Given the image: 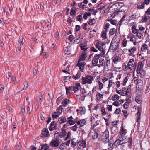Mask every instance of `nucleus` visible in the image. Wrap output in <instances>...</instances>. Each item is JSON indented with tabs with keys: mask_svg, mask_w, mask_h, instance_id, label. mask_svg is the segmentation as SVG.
<instances>
[{
	"mask_svg": "<svg viewBox=\"0 0 150 150\" xmlns=\"http://www.w3.org/2000/svg\"><path fill=\"white\" fill-rule=\"evenodd\" d=\"M59 140L56 139L52 140L50 143V145L53 147H57L59 146Z\"/></svg>",
	"mask_w": 150,
	"mask_h": 150,
	"instance_id": "423d86ee",
	"label": "nucleus"
},
{
	"mask_svg": "<svg viewBox=\"0 0 150 150\" xmlns=\"http://www.w3.org/2000/svg\"><path fill=\"white\" fill-rule=\"evenodd\" d=\"M121 60V58L119 57L116 56L113 59V61L115 64H117Z\"/></svg>",
	"mask_w": 150,
	"mask_h": 150,
	"instance_id": "bb28decb",
	"label": "nucleus"
},
{
	"mask_svg": "<svg viewBox=\"0 0 150 150\" xmlns=\"http://www.w3.org/2000/svg\"><path fill=\"white\" fill-rule=\"evenodd\" d=\"M72 87L73 91L75 93H76V92L81 88L80 84L79 83H76L74 86H72Z\"/></svg>",
	"mask_w": 150,
	"mask_h": 150,
	"instance_id": "6e6552de",
	"label": "nucleus"
},
{
	"mask_svg": "<svg viewBox=\"0 0 150 150\" xmlns=\"http://www.w3.org/2000/svg\"><path fill=\"white\" fill-rule=\"evenodd\" d=\"M136 35L139 39H141L142 37V35L141 33L139 32H138L137 33Z\"/></svg>",
	"mask_w": 150,
	"mask_h": 150,
	"instance_id": "864d4df0",
	"label": "nucleus"
},
{
	"mask_svg": "<svg viewBox=\"0 0 150 150\" xmlns=\"http://www.w3.org/2000/svg\"><path fill=\"white\" fill-rule=\"evenodd\" d=\"M110 26V24L108 23H106L104 25V29L105 30V31H107V30Z\"/></svg>",
	"mask_w": 150,
	"mask_h": 150,
	"instance_id": "c03bdc74",
	"label": "nucleus"
},
{
	"mask_svg": "<svg viewBox=\"0 0 150 150\" xmlns=\"http://www.w3.org/2000/svg\"><path fill=\"white\" fill-rule=\"evenodd\" d=\"M55 121H52L50 124L49 129L50 131H52L54 129H56V127L55 125Z\"/></svg>",
	"mask_w": 150,
	"mask_h": 150,
	"instance_id": "ddd939ff",
	"label": "nucleus"
},
{
	"mask_svg": "<svg viewBox=\"0 0 150 150\" xmlns=\"http://www.w3.org/2000/svg\"><path fill=\"white\" fill-rule=\"evenodd\" d=\"M127 67L130 70L134 69L136 67V64L134 62L133 59H130L129 61Z\"/></svg>",
	"mask_w": 150,
	"mask_h": 150,
	"instance_id": "39448f33",
	"label": "nucleus"
},
{
	"mask_svg": "<svg viewBox=\"0 0 150 150\" xmlns=\"http://www.w3.org/2000/svg\"><path fill=\"white\" fill-rule=\"evenodd\" d=\"M61 133L65 136L67 134V133L65 130L63 129V128H62L61 129Z\"/></svg>",
	"mask_w": 150,
	"mask_h": 150,
	"instance_id": "09e8293b",
	"label": "nucleus"
},
{
	"mask_svg": "<svg viewBox=\"0 0 150 150\" xmlns=\"http://www.w3.org/2000/svg\"><path fill=\"white\" fill-rule=\"evenodd\" d=\"M65 144L63 143L61 144L59 146V149L61 150H63L65 149Z\"/></svg>",
	"mask_w": 150,
	"mask_h": 150,
	"instance_id": "c9c22d12",
	"label": "nucleus"
},
{
	"mask_svg": "<svg viewBox=\"0 0 150 150\" xmlns=\"http://www.w3.org/2000/svg\"><path fill=\"white\" fill-rule=\"evenodd\" d=\"M71 144L74 147L77 145L79 144V142L75 139H73L71 140Z\"/></svg>",
	"mask_w": 150,
	"mask_h": 150,
	"instance_id": "5701e85b",
	"label": "nucleus"
},
{
	"mask_svg": "<svg viewBox=\"0 0 150 150\" xmlns=\"http://www.w3.org/2000/svg\"><path fill=\"white\" fill-rule=\"evenodd\" d=\"M24 85V87L23 88V90H26L27 89L28 86V83L27 82H26L23 83Z\"/></svg>",
	"mask_w": 150,
	"mask_h": 150,
	"instance_id": "3c124183",
	"label": "nucleus"
},
{
	"mask_svg": "<svg viewBox=\"0 0 150 150\" xmlns=\"http://www.w3.org/2000/svg\"><path fill=\"white\" fill-rule=\"evenodd\" d=\"M135 100L139 104H140L141 102V101L139 98V96H136L135 99Z\"/></svg>",
	"mask_w": 150,
	"mask_h": 150,
	"instance_id": "79ce46f5",
	"label": "nucleus"
},
{
	"mask_svg": "<svg viewBox=\"0 0 150 150\" xmlns=\"http://www.w3.org/2000/svg\"><path fill=\"white\" fill-rule=\"evenodd\" d=\"M120 112V108H116L114 112V113L116 114H119Z\"/></svg>",
	"mask_w": 150,
	"mask_h": 150,
	"instance_id": "13d9d810",
	"label": "nucleus"
},
{
	"mask_svg": "<svg viewBox=\"0 0 150 150\" xmlns=\"http://www.w3.org/2000/svg\"><path fill=\"white\" fill-rule=\"evenodd\" d=\"M117 30L115 28H113L110 29L109 31V34L110 35H113L116 33Z\"/></svg>",
	"mask_w": 150,
	"mask_h": 150,
	"instance_id": "7c9ffc66",
	"label": "nucleus"
},
{
	"mask_svg": "<svg viewBox=\"0 0 150 150\" xmlns=\"http://www.w3.org/2000/svg\"><path fill=\"white\" fill-rule=\"evenodd\" d=\"M140 113L138 111L136 114V117L138 121L140 119Z\"/></svg>",
	"mask_w": 150,
	"mask_h": 150,
	"instance_id": "4d7b16f0",
	"label": "nucleus"
},
{
	"mask_svg": "<svg viewBox=\"0 0 150 150\" xmlns=\"http://www.w3.org/2000/svg\"><path fill=\"white\" fill-rule=\"evenodd\" d=\"M144 7V5L142 2H140L137 4V8L139 9H142Z\"/></svg>",
	"mask_w": 150,
	"mask_h": 150,
	"instance_id": "c756f323",
	"label": "nucleus"
},
{
	"mask_svg": "<svg viewBox=\"0 0 150 150\" xmlns=\"http://www.w3.org/2000/svg\"><path fill=\"white\" fill-rule=\"evenodd\" d=\"M81 123V127H82L85 124L86 121L84 119L81 120L79 121Z\"/></svg>",
	"mask_w": 150,
	"mask_h": 150,
	"instance_id": "8fccbe9b",
	"label": "nucleus"
},
{
	"mask_svg": "<svg viewBox=\"0 0 150 150\" xmlns=\"http://www.w3.org/2000/svg\"><path fill=\"white\" fill-rule=\"evenodd\" d=\"M104 56L101 55V54H95L92 60V64L93 66H97L99 67L103 66L105 63V60L103 59L100 58V57H103Z\"/></svg>",
	"mask_w": 150,
	"mask_h": 150,
	"instance_id": "f257e3e1",
	"label": "nucleus"
},
{
	"mask_svg": "<svg viewBox=\"0 0 150 150\" xmlns=\"http://www.w3.org/2000/svg\"><path fill=\"white\" fill-rule=\"evenodd\" d=\"M50 134L47 128H44L42 130L41 134V137H46L49 136Z\"/></svg>",
	"mask_w": 150,
	"mask_h": 150,
	"instance_id": "0eeeda50",
	"label": "nucleus"
},
{
	"mask_svg": "<svg viewBox=\"0 0 150 150\" xmlns=\"http://www.w3.org/2000/svg\"><path fill=\"white\" fill-rule=\"evenodd\" d=\"M123 6V4L122 2L117 3L113 5L114 6L116 7V8L119 9Z\"/></svg>",
	"mask_w": 150,
	"mask_h": 150,
	"instance_id": "412c9836",
	"label": "nucleus"
},
{
	"mask_svg": "<svg viewBox=\"0 0 150 150\" xmlns=\"http://www.w3.org/2000/svg\"><path fill=\"white\" fill-rule=\"evenodd\" d=\"M148 19L150 20V16L147 15V14H145L142 17V21L143 22H146Z\"/></svg>",
	"mask_w": 150,
	"mask_h": 150,
	"instance_id": "2eb2a0df",
	"label": "nucleus"
},
{
	"mask_svg": "<svg viewBox=\"0 0 150 150\" xmlns=\"http://www.w3.org/2000/svg\"><path fill=\"white\" fill-rule=\"evenodd\" d=\"M126 132L125 131V130L123 128H121L120 132V134L119 137H122L124 136L126 134Z\"/></svg>",
	"mask_w": 150,
	"mask_h": 150,
	"instance_id": "393cba45",
	"label": "nucleus"
},
{
	"mask_svg": "<svg viewBox=\"0 0 150 150\" xmlns=\"http://www.w3.org/2000/svg\"><path fill=\"white\" fill-rule=\"evenodd\" d=\"M119 99V96L117 94L114 95L112 97V100H117Z\"/></svg>",
	"mask_w": 150,
	"mask_h": 150,
	"instance_id": "4c0bfd02",
	"label": "nucleus"
},
{
	"mask_svg": "<svg viewBox=\"0 0 150 150\" xmlns=\"http://www.w3.org/2000/svg\"><path fill=\"white\" fill-rule=\"evenodd\" d=\"M130 41L133 43L134 45H136L137 43L136 39L135 37L133 36L130 38Z\"/></svg>",
	"mask_w": 150,
	"mask_h": 150,
	"instance_id": "2f4dec72",
	"label": "nucleus"
},
{
	"mask_svg": "<svg viewBox=\"0 0 150 150\" xmlns=\"http://www.w3.org/2000/svg\"><path fill=\"white\" fill-rule=\"evenodd\" d=\"M70 101L69 100L65 99L62 101V104L63 106L65 107L67 105L70 103Z\"/></svg>",
	"mask_w": 150,
	"mask_h": 150,
	"instance_id": "a211bd4d",
	"label": "nucleus"
},
{
	"mask_svg": "<svg viewBox=\"0 0 150 150\" xmlns=\"http://www.w3.org/2000/svg\"><path fill=\"white\" fill-rule=\"evenodd\" d=\"M137 48L135 47H133L131 48L128 50L129 52L128 55L130 56H134V54Z\"/></svg>",
	"mask_w": 150,
	"mask_h": 150,
	"instance_id": "f8f14e48",
	"label": "nucleus"
},
{
	"mask_svg": "<svg viewBox=\"0 0 150 150\" xmlns=\"http://www.w3.org/2000/svg\"><path fill=\"white\" fill-rule=\"evenodd\" d=\"M108 21H109L110 23L113 25H116V21L114 20L111 19L110 20H109Z\"/></svg>",
	"mask_w": 150,
	"mask_h": 150,
	"instance_id": "6e6d98bb",
	"label": "nucleus"
},
{
	"mask_svg": "<svg viewBox=\"0 0 150 150\" xmlns=\"http://www.w3.org/2000/svg\"><path fill=\"white\" fill-rule=\"evenodd\" d=\"M119 139H117L114 142L113 144L115 146H117L118 145H121L124 143L122 140L121 139V138H120V137H119Z\"/></svg>",
	"mask_w": 150,
	"mask_h": 150,
	"instance_id": "dca6fc26",
	"label": "nucleus"
},
{
	"mask_svg": "<svg viewBox=\"0 0 150 150\" xmlns=\"http://www.w3.org/2000/svg\"><path fill=\"white\" fill-rule=\"evenodd\" d=\"M109 132L108 130H106L103 133L101 136L102 142L104 143H106L109 140Z\"/></svg>",
	"mask_w": 150,
	"mask_h": 150,
	"instance_id": "20e7f679",
	"label": "nucleus"
},
{
	"mask_svg": "<svg viewBox=\"0 0 150 150\" xmlns=\"http://www.w3.org/2000/svg\"><path fill=\"white\" fill-rule=\"evenodd\" d=\"M82 40V38L81 37L80 35H79V36L76 37V38H74V42L75 44H77L81 42Z\"/></svg>",
	"mask_w": 150,
	"mask_h": 150,
	"instance_id": "4468645a",
	"label": "nucleus"
},
{
	"mask_svg": "<svg viewBox=\"0 0 150 150\" xmlns=\"http://www.w3.org/2000/svg\"><path fill=\"white\" fill-rule=\"evenodd\" d=\"M101 111L102 112V114L103 115H105L106 114V112L105 110V109L104 107H102L101 108Z\"/></svg>",
	"mask_w": 150,
	"mask_h": 150,
	"instance_id": "a18cd8bd",
	"label": "nucleus"
},
{
	"mask_svg": "<svg viewBox=\"0 0 150 150\" xmlns=\"http://www.w3.org/2000/svg\"><path fill=\"white\" fill-rule=\"evenodd\" d=\"M86 90L85 89H83L82 91V96L83 98V100L85 99V98L86 96Z\"/></svg>",
	"mask_w": 150,
	"mask_h": 150,
	"instance_id": "473e14b6",
	"label": "nucleus"
},
{
	"mask_svg": "<svg viewBox=\"0 0 150 150\" xmlns=\"http://www.w3.org/2000/svg\"><path fill=\"white\" fill-rule=\"evenodd\" d=\"M98 83L99 85V89L100 91H101L103 88V84L100 81H99Z\"/></svg>",
	"mask_w": 150,
	"mask_h": 150,
	"instance_id": "de8ad7c7",
	"label": "nucleus"
},
{
	"mask_svg": "<svg viewBox=\"0 0 150 150\" xmlns=\"http://www.w3.org/2000/svg\"><path fill=\"white\" fill-rule=\"evenodd\" d=\"M110 60H107L106 62V65L105 66V67H108V66H110Z\"/></svg>",
	"mask_w": 150,
	"mask_h": 150,
	"instance_id": "052dcab7",
	"label": "nucleus"
},
{
	"mask_svg": "<svg viewBox=\"0 0 150 150\" xmlns=\"http://www.w3.org/2000/svg\"><path fill=\"white\" fill-rule=\"evenodd\" d=\"M148 49V46L146 44H143L142 45L141 49V51L142 52H145Z\"/></svg>",
	"mask_w": 150,
	"mask_h": 150,
	"instance_id": "aec40b11",
	"label": "nucleus"
},
{
	"mask_svg": "<svg viewBox=\"0 0 150 150\" xmlns=\"http://www.w3.org/2000/svg\"><path fill=\"white\" fill-rule=\"evenodd\" d=\"M113 105L114 106L118 107L120 105L118 101H115L113 103Z\"/></svg>",
	"mask_w": 150,
	"mask_h": 150,
	"instance_id": "0e129e2a",
	"label": "nucleus"
},
{
	"mask_svg": "<svg viewBox=\"0 0 150 150\" xmlns=\"http://www.w3.org/2000/svg\"><path fill=\"white\" fill-rule=\"evenodd\" d=\"M123 96H127V98H131V93L129 91H127L124 94H122Z\"/></svg>",
	"mask_w": 150,
	"mask_h": 150,
	"instance_id": "f704fd0d",
	"label": "nucleus"
},
{
	"mask_svg": "<svg viewBox=\"0 0 150 150\" xmlns=\"http://www.w3.org/2000/svg\"><path fill=\"white\" fill-rule=\"evenodd\" d=\"M86 53L85 52H83L82 54L81 55L80 59L79 60H80L81 61L84 60L86 57Z\"/></svg>",
	"mask_w": 150,
	"mask_h": 150,
	"instance_id": "b1692460",
	"label": "nucleus"
},
{
	"mask_svg": "<svg viewBox=\"0 0 150 150\" xmlns=\"http://www.w3.org/2000/svg\"><path fill=\"white\" fill-rule=\"evenodd\" d=\"M74 119L72 116H71L69 117H68L67 119V122L70 125H72L75 124L76 121Z\"/></svg>",
	"mask_w": 150,
	"mask_h": 150,
	"instance_id": "1a4fd4ad",
	"label": "nucleus"
},
{
	"mask_svg": "<svg viewBox=\"0 0 150 150\" xmlns=\"http://www.w3.org/2000/svg\"><path fill=\"white\" fill-rule=\"evenodd\" d=\"M143 65L142 62H140L138 63L137 65V70L140 69H143Z\"/></svg>",
	"mask_w": 150,
	"mask_h": 150,
	"instance_id": "72a5a7b5",
	"label": "nucleus"
},
{
	"mask_svg": "<svg viewBox=\"0 0 150 150\" xmlns=\"http://www.w3.org/2000/svg\"><path fill=\"white\" fill-rule=\"evenodd\" d=\"M127 42V40L125 39L123 40L122 42V44L123 47H125L126 46Z\"/></svg>",
	"mask_w": 150,
	"mask_h": 150,
	"instance_id": "49530a36",
	"label": "nucleus"
},
{
	"mask_svg": "<svg viewBox=\"0 0 150 150\" xmlns=\"http://www.w3.org/2000/svg\"><path fill=\"white\" fill-rule=\"evenodd\" d=\"M94 80L93 77L91 75H88L86 77L82 78V84H85L86 83L91 84L92 83Z\"/></svg>",
	"mask_w": 150,
	"mask_h": 150,
	"instance_id": "7ed1b4c3",
	"label": "nucleus"
},
{
	"mask_svg": "<svg viewBox=\"0 0 150 150\" xmlns=\"http://www.w3.org/2000/svg\"><path fill=\"white\" fill-rule=\"evenodd\" d=\"M128 142H129V146H131L132 145V139L131 138H129L128 139Z\"/></svg>",
	"mask_w": 150,
	"mask_h": 150,
	"instance_id": "338daca9",
	"label": "nucleus"
},
{
	"mask_svg": "<svg viewBox=\"0 0 150 150\" xmlns=\"http://www.w3.org/2000/svg\"><path fill=\"white\" fill-rule=\"evenodd\" d=\"M106 31H103L102 32V35L101 36L102 38L105 39L107 38L106 37Z\"/></svg>",
	"mask_w": 150,
	"mask_h": 150,
	"instance_id": "37998d69",
	"label": "nucleus"
},
{
	"mask_svg": "<svg viewBox=\"0 0 150 150\" xmlns=\"http://www.w3.org/2000/svg\"><path fill=\"white\" fill-rule=\"evenodd\" d=\"M85 65V63L83 62H81L80 60H79L78 63L77 64V66L79 67L80 70L83 71V70L84 69V67Z\"/></svg>",
	"mask_w": 150,
	"mask_h": 150,
	"instance_id": "9d476101",
	"label": "nucleus"
},
{
	"mask_svg": "<svg viewBox=\"0 0 150 150\" xmlns=\"http://www.w3.org/2000/svg\"><path fill=\"white\" fill-rule=\"evenodd\" d=\"M112 46V50H116L117 49V47L116 45H113L111 43L110 44V48H111V47Z\"/></svg>",
	"mask_w": 150,
	"mask_h": 150,
	"instance_id": "a19ab883",
	"label": "nucleus"
},
{
	"mask_svg": "<svg viewBox=\"0 0 150 150\" xmlns=\"http://www.w3.org/2000/svg\"><path fill=\"white\" fill-rule=\"evenodd\" d=\"M81 49L85 51L88 49L87 45V43H83L81 44L80 46Z\"/></svg>",
	"mask_w": 150,
	"mask_h": 150,
	"instance_id": "4be33fe9",
	"label": "nucleus"
},
{
	"mask_svg": "<svg viewBox=\"0 0 150 150\" xmlns=\"http://www.w3.org/2000/svg\"><path fill=\"white\" fill-rule=\"evenodd\" d=\"M136 71L137 74H140V76L142 77L145 75V72L143 69L137 70Z\"/></svg>",
	"mask_w": 150,
	"mask_h": 150,
	"instance_id": "6ab92c4d",
	"label": "nucleus"
},
{
	"mask_svg": "<svg viewBox=\"0 0 150 150\" xmlns=\"http://www.w3.org/2000/svg\"><path fill=\"white\" fill-rule=\"evenodd\" d=\"M4 90V86L3 85H0V93H2Z\"/></svg>",
	"mask_w": 150,
	"mask_h": 150,
	"instance_id": "e2e57ef3",
	"label": "nucleus"
},
{
	"mask_svg": "<svg viewBox=\"0 0 150 150\" xmlns=\"http://www.w3.org/2000/svg\"><path fill=\"white\" fill-rule=\"evenodd\" d=\"M76 8L75 7H73L72 8L70 13L71 15L73 16V17H74L76 13Z\"/></svg>",
	"mask_w": 150,
	"mask_h": 150,
	"instance_id": "c85d7f7f",
	"label": "nucleus"
},
{
	"mask_svg": "<svg viewBox=\"0 0 150 150\" xmlns=\"http://www.w3.org/2000/svg\"><path fill=\"white\" fill-rule=\"evenodd\" d=\"M77 20L78 21L81 22L82 19V16L81 15H79L77 16L76 17Z\"/></svg>",
	"mask_w": 150,
	"mask_h": 150,
	"instance_id": "5fc2aeb1",
	"label": "nucleus"
},
{
	"mask_svg": "<svg viewBox=\"0 0 150 150\" xmlns=\"http://www.w3.org/2000/svg\"><path fill=\"white\" fill-rule=\"evenodd\" d=\"M39 101L41 103L43 101V95L42 93H40L39 97Z\"/></svg>",
	"mask_w": 150,
	"mask_h": 150,
	"instance_id": "680f3d73",
	"label": "nucleus"
},
{
	"mask_svg": "<svg viewBox=\"0 0 150 150\" xmlns=\"http://www.w3.org/2000/svg\"><path fill=\"white\" fill-rule=\"evenodd\" d=\"M105 46V42L101 41L97 42L96 45V47L98 48L99 50L101 51V53L100 54H101V55L104 56Z\"/></svg>",
	"mask_w": 150,
	"mask_h": 150,
	"instance_id": "f03ea898",
	"label": "nucleus"
},
{
	"mask_svg": "<svg viewBox=\"0 0 150 150\" xmlns=\"http://www.w3.org/2000/svg\"><path fill=\"white\" fill-rule=\"evenodd\" d=\"M62 110H61V111H56L53 113L52 114V118L53 119L58 117L60 114L62 112Z\"/></svg>",
	"mask_w": 150,
	"mask_h": 150,
	"instance_id": "9b49d317",
	"label": "nucleus"
},
{
	"mask_svg": "<svg viewBox=\"0 0 150 150\" xmlns=\"http://www.w3.org/2000/svg\"><path fill=\"white\" fill-rule=\"evenodd\" d=\"M27 113L30 115L31 113V111L29 106L28 105L27 107Z\"/></svg>",
	"mask_w": 150,
	"mask_h": 150,
	"instance_id": "69168bd1",
	"label": "nucleus"
},
{
	"mask_svg": "<svg viewBox=\"0 0 150 150\" xmlns=\"http://www.w3.org/2000/svg\"><path fill=\"white\" fill-rule=\"evenodd\" d=\"M95 23V20L94 19H91L88 22V24L89 25L94 24Z\"/></svg>",
	"mask_w": 150,
	"mask_h": 150,
	"instance_id": "58836bf2",
	"label": "nucleus"
},
{
	"mask_svg": "<svg viewBox=\"0 0 150 150\" xmlns=\"http://www.w3.org/2000/svg\"><path fill=\"white\" fill-rule=\"evenodd\" d=\"M58 121L59 123L62 124L65 122L67 121V120L66 118L62 117L58 119Z\"/></svg>",
	"mask_w": 150,
	"mask_h": 150,
	"instance_id": "a878e982",
	"label": "nucleus"
},
{
	"mask_svg": "<svg viewBox=\"0 0 150 150\" xmlns=\"http://www.w3.org/2000/svg\"><path fill=\"white\" fill-rule=\"evenodd\" d=\"M125 17V16L124 15L119 22V24L120 25H121L122 23L124 21Z\"/></svg>",
	"mask_w": 150,
	"mask_h": 150,
	"instance_id": "603ef678",
	"label": "nucleus"
},
{
	"mask_svg": "<svg viewBox=\"0 0 150 150\" xmlns=\"http://www.w3.org/2000/svg\"><path fill=\"white\" fill-rule=\"evenodd\" d=\"M146 14H147V15L150 16V7L149 8L147 11H146Z\"/></svg>",
	"mask_w": 150,
	"mask_h": 150,
	"instance_id": "774afa93",
	"label": "nucleus"
},
{
	"mask_svg": "<svg viewBox=\"0 0 150 150\" xmlns=\"http://www.w3.org/2000/svg\"><path fill=\"white\" fill-rule=\"evenodd\" d=\"M81 76L80 72L79 71L76 75L74 76L73 78L75 80L78 79L80 78Z\"/></svg>",
	"mask_w": 150,
	"mask_h": 150,
	"instance_id": "cd10ccee",
	"label": "nucleus"
},
{
	"mask_svg": "<svg viewBox=\"0 0 150 150\" xmlns=\"http://www.w3.org/2000/svg\"><path fill=\"white\" fill-rule=\"evenodd\" d=\"M41 150H50L47 145H45L42 146Z\"/></svg>",
	"mask_w": 150,
	"mask_h": 150,
	"instance_id": "e433bc0d",
	"label": "nucleus"
},
{
	"mask_svg": "<svg viewBox=\"0 0 150 150\" xmlns=\"http://www.w3.org/2000/svg\"><path fill=\"white\" fill-rule=\"evenodd\" d=\"M138 79V77H134L133 79L134 81V83L136 84L137 85V81Z\"/></svg>",
	"mask_w": 150,
	"mask_h": 150,
	"instance_id": "bf43d9fd",
	"label": "nucleus"
},
{
	"mask_svg": "<svg viewBox=\"0 0 150 150\" xmlns=\"http://www.w3.org/2000/svg\"><path fill=\"white\" fill-rule=\"evenodd\" d=\"M65 89L66 90V93L67 95L71 93L73 91L72 87L70 86L69 87H66Z\"/></svg>",
	"mask_w": 150,
	"mask_h": 150,
	"instance_id": "f3484780",
	"label": "nucleus"
},
{
	"mask_svg": "<svg viewBox=\"0 0 150 150\" xmlns=\"http://www.w3.org/2000/svg\"><path fill=\"white\" fill-rule=\"evenodd\" d=\"M98 137V134L96 132H94L92 136V139H95Z\"/></svg>",
	"mask_w": 150,
	"mask_h": 150,
	"instance_id": "ea45409f",
	"label": "nucleus"
}]
</instances>
